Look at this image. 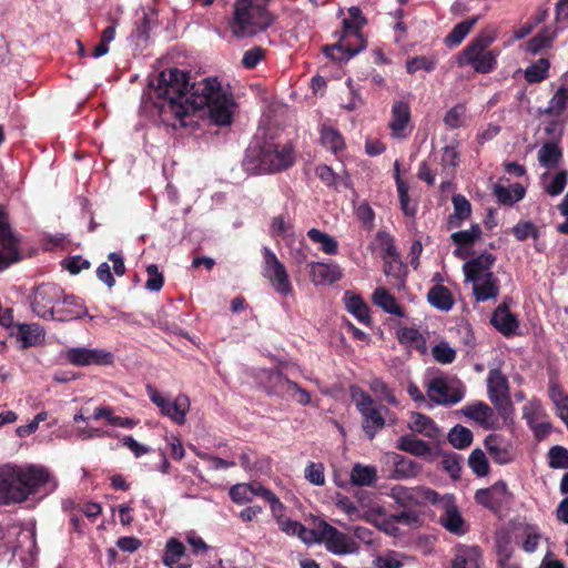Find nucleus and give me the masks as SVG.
<instances>
[{"label": "nucleus", "instance_id": "obj_1", "mask_svg": "<svg viewBox=\"0 0 568 568\" xmlns=\"http://www.w3.org/2000/svg\"><path fill=\"white\" fill-rule=\"evenodd\" d=\"M155 90L164 100L160 105L161 112L179 120L180 126L191 125L193 114L202 110L215 125L232 122L233 99L222 91L216 79L205 78L190 85L189 73L172 68L159 74Z\"/></svg>", "mask_w": 568, "mask_h": 568}, {"label": "nucleus", "instance_id": "obj_2", "mask_svg": "<svg viewBox=\"0 0 568 568\" xmlns=\"http://www.w3.org/2000/svg\"><path fill=\"white\" fill-rule=\"evenodd\" d=\"M50 481V474L43 467L28 468L4 466L0 469V504L20 503Z\"/></svg>", "mask_w": 568, "mask_h": 568}, {"label": "nucleus", "instance_id": "obj_3", "mask_svg": "<svg viewBox=\"0 0 568 568\" xmlns=\"http://www.w3.org/2000/svg\"><path fill=\"white\" fill-rule=\"evenodd\" d=\"M274 17L264 8L261 0H236L231 31L236 38H247L265 31Z\"/></svg>", "mask_w": 568, "mask_h": 568}, {"label": "nucleus", "instance_id": "obj_4", "mask_svg": "<svg viewBox=\"0 0 568 568\" xmlns=\"http://www.w3.org/2000/svg\"><path fill=\"white\" fill-rule=\"evenodd\" d=\"M348 13L352 21L343 20V38L338 42L323 48L327 58L339 62L349 60L366 47V41L361 34V29L367 22L366 19L358 7H351Z\"/></svg>", "mask_w": 568, "mask_h": 568}, {"label": "nucleus", "instance_id": "obj_5", "mask_svg": "<svg viewBox=\"0 0 568 568\" xmlns=\"http://www.w3.org/2000/svg\"><path fill=\"white\" fill-rule=\"evenodd\" d=\"M495 37L491 33H480L462 51L457 63L459 67L470 65L476 72L489 73L496 65V55L487 50Z\"/></svg>", "mask_w": 568, "mask_h": 568}, {"label": "nucleus", "instance_id": "obj_6", "mask_svg": "<svg viewBox=\"0 0 568 568\" xmlns=\"http://www.w3.org/2000/svg\"><path fill=\"white\" fill-rule=\"evenodd\" d=\"M465 392V385L455 378L437 376L427 383V396L438 405H455L464 398Z\"/></svg>", "mask_w": 568, "mask_h": 568}, {"label": "nucleus", "instance_id": "obj_7", "mask_svg": "<svg viewBox=\"0 0 568 568\" xmlns=\"http://www.w3.org/2000/svg\"><path fill=\"white\" fill-rule=\"evenodd\" d=\"M261 169L265 172L285 170L294 163V152L290 145L264 141L257 153Z\"/></svg>", "mask_w": 568, "mask_h": 568}, {"label": "nucleus", "instance_id": "obj_8", "mask_svg": "<svg viewBox=\"0 0 568 568\" xmlns=\"http://www.w3.org/2000/svg\"><path fill=\"white\" fill-rule=\"evenodd\" d=\"M20 237L11 229L6 211L0 207V272L21 260Z\"/></svg>", "mask_w": 568, "mask_h": 568}, {"label": "nucleus", "instance_id": "obj_9", "mask_svg": "<svg viewBox=\"0 0 568 568\" xmlns=\"http://www.w3.org/2000/svg\"><path fill=\"white\" fill-rule=\"evenodd\" d=\"M389 497L404 509H414L416 506H423L427 503L436 504L438 494L426 487L415 486L406 487L402 485L394 486L389 491Z\"/></svg>", "mask_w": 568, "mask_h": 568}, {"label": "nucleus", "instance_id": "obj_10", "mask_svg": "<svg viewBox=\"0 0 568 568\" xmlns=\"http://www.w3.org/2000/svg\"><path fill=\"white\" fill-rule=\"evenodd\" d=\"M146 393L151 402L159 407L162 415L168 416L179 425L185 423L186 412L190 408L189 397L184 394H180L174 400L163 396L160 392L151 384L146 385Z\"/></svg>", "mask_w": 568, "mask_h": 568}, {"label": "nucleus", "instance_id": "obj_11", "mask_svg": "<svg viewBox=\"0 0 568 568\" xmlns=\"http://www.w3.org/2000/svg\"><path fill=\"white\" fill-rule=\"evenodd\" d=\"M263 276L268 280L272 287L281 295L287 296L293 292L288 274L283 263L268 248H263Z\"/></svg>", "mask_w": 568, "mask_h": 568}, {"label": "nucleus", "instance_id": "obj_12", "mask_svg": "<svg viewBox=\"0 0 568 568\" xmlns=\"http://www.w3.org/2000/svg\"><path fill=\"white\" fill-rule=\"evenodd\" d=\"M312 544L325 542L327 550L336 555L349 554L354 550L353 542L344 534L326 521H318L314 527Z\"/></svg>", "mask_w": 568, "mask_h": 568}, {"label": "nucleus", "instance_id": "obj_13", "mask_svg": "<svg viewBox=\"0 0 568 568\" xmlns=\"http://www.w3.org/2000/svg\"><path fill=\"white\" fill-rule=\"evenodd\" d=\"M62 296V291L53 284L40 285L33 296L32 311L42 318H57V303Z\"/></svg>", "mask_w": 568, "mask_h": 568}, {"label": "nucleus", "instance_id": "obj_14", "mask_svg": "<svg viewBox=\"0 0 568 568\" xmlns=\"http://www.w3.org/2000/svg\"><path fill=\"white\" fill-rule=\"evenodd\" d=\"M65 361L73 366L112 365L114 355L102 348L71 347L63 354Z\"/></svg>", "mask_w": 568, "mask_h": 568}, {"label": "nucleus", "instance_id": "obj_15", "mask_svg": "<svg viewBox=\"0 0 568 568\" xmlns=\"http://www.w3.org/2000/svg\"><path fill=\"white\" fill-rule=\"evenodd\" d=\"M436 504H440L443 513L439 517V523L449 531L455 535H464L465 521L460 515L458 507L455 504V499L452 495H446L443 497L438 496V501Z\"/></svg>", "mask_w": 568, "mask_h": 568}, {"label": "nucleus", "instance_id": "obj_16", "mask_svg": "<svg viewBox=\"0 0 568 568\" xmlns=\"http://www.w3.org/2000/svg\"><path fill=\"white\" fill-rule=\"evenodd\" d=\"M488 397L493 405L503 409L505 405H510L508 396V381L499 369H491L487 378Z\"/></svg>", "mask_w": 568, "mask_h": 568}, {"label": "nucleus", "instance_id": "obj_17", "mask_svg": "<svg viewBox=\"0 0 568 568\" xmlns=\"http://www.w3.org/2000/svg\"><path fill=\"white\" fill-rule=\"evenodd\" d=\"M410 106L407 101L395 100L392 105L390 120L388 128L394 138H406L408 135V124L410 122Z\"/></svg>", "mask_w": 568, "mask_h": 568}, {"label": "nucleus", "instance_id": "obj_18", "mask_svg": "<svg viewBox=\"0 0 568 568\" xmlns=\"http://www.w3.org/2000/svg\"><path fill=\"white\" fill-rule=\"evenodd\" d=\"M495 256L490 253L481 254L464 264L466 281L480 282L483 278H495L490 268L495 263Z\"/></svg>", "mask_w": 568, "mask_h": 568}, {"label": "nucleus", "instance_id": "obj_19", "mask_svg": "<svg viewBox=\"0 0 568 568\" xmlns=\"http://www.w3.org/2000/svg\"><path fill=\"white\" fill-rule=\"evenodd\" d=\"M509 497L510 493L504 480H498L489 488L479 489L475 494L476 501L489 509H497L509 499Z\"/></svg>", "mask_w": 568, "mask_h": 568}, {"label": "nucleus", "instance_id": "obj_20", "mask_svg": "<svg viewBox=\"0 0 568 568\" xmlns=\"http://www.w3.org/2000/svg\"><path fill=\"white\" fill-rule=\"evenodd\" d=\"M407 427L413 433L420 434L436 443H440L444 438V434L436 423L429 416L418 412L410 413Z\"/></svg>", "mask_w": 568, "mask_h": 568}, {"label": "nucleus", "instance_id": "obj_21", "mask_svg": "<svg viewBox=\"0 0 568 568\" xmlns=\"http://www.w3.org/2000/svg\"><path fill=\"white\" fill-rule=\"evenodd\" d=\"M393 464V470L389 478L395 480H406L416 478L422 471V465L397 453L387 454Z\"/></svg>", "mask_w": 568, "mask_h": 568}, {"label": "nucleus", "instance_id": "obj_22", "mask_svg": "<svg viewBox=\"0 0 568 568\" xmlns=\"http://www.w3.org/2000/svg\"><path fill=\"white\" fill-rule=\"evenodd\" d=\"M462 413L469 419L475 420L485 429L497 427L498 418L494 409L483 402L469 404L462 408Z\"/></svg>", "mask_w": 568, "mask_h": 568}, {"label": "nucleus", "instance_id": "obj_23", "mask_svg": "<svg viewBox=\"0 0 568 568\" xmlns=\"http://www.w3.org/2000/svg\"><path fill=\"white\" fill-rule=\"evenodd\" d=\"M396 448L419 458L427 459L434 456L432 446L427 442L417 438L414 434L400 436L396 442Z\"/></svg>", "mask_w": 568, "mask_h": 568}, {"label": "nucleus", "instance_id": "obj_24", "mask_svg": "<svg viewBox=\"0 0 568 568\" xmlns=\"http://www.w3.org/2000/svg\"><path fill=\"white\" fill-rule=\"evenodd\" d=\"M310 277L315 285L332 284L342 277V272L336 264L312 262L310 264Z\"/></svg>", "mask_w": 568, "mask_h": 568}, {"label": "nucleus", "instance_id": "obj_25", "mask_svg": "<svg viewBox=\"0 0 568 568\" xmlns=\"http://www.w3.org/2000/svg\"><path fill=\"white\" fill-rule=\"evenodd\" d=\"M382 410L387 412L388 409L384 406H382L381 408H376L373 406L368 409L359 412L363 418V430L371 440L374 439L376 434L385 426V418L382 414Z\"/></svg>", "mask_w": 568, "mask_h": 568}, {"label": "nucleus", "instance_id": "obj_26", "mask_svg": "<svg viewBox=\"0 0 568 568\" xmlns=\"http://www.w3.org/2000/svg\"><path fill=\"white\" fill-rule=\"evenodd\" d=\"M490 322L505 336L513 335L518 327L515 315L509 312L505 304L499 305L494 311Z\"/></svg>", "mask_w": 568, "mask_h": 568}, {"label": "nucleus", "instance_id": "obj_27", "mask_svg": "<svg viewBox=\"0 0 568 568\" xmlns=\"http://www.w3.org/2000/svg\"><path fill=\"white\" fill-rule=\"evenodd\" d=\"M484 444L495 463L506 465L513 460L510 450L504 444L499 435H488L485 438Z\"/></svg>", "mask_w": 568, "mask_h": 568}, {"label": "nucleus", "instance_id": "obj_28", "mask_svg": "<svg viewBox=\"0 0 568 568\" xmlns=\"http://www.w3.org/2000/svg\"><path fill=\"white\" fill-rule=\"evenodd\" d=\"M185 547L175 538L168 540L163 556V562L170 568H191V564L182 562Z\"/></svg>", "mask_w": 568, "mask_h": 568}, {"label": "nucleus", "instance_id": "obj_29", "mask_svg": "<svg viewBox=\"0 0 568 568\" xmlns=\"http://www.w3.org/2000/svg\"><path fill=\"white\" fill-rule=\"evenodd\" d=\"M87 314V308L74 297H64L62 305L57 308V318L60 322H69L81 318Z\"/></svg>", "mask_w": 568, "mask_h": 568}, {"label": "nucleus", "instance_id": "obj_30", "mask_svg": "<svg viewBox=\"0 0 568 568\" xmlns=\"http://www.w3.org/2000/svg\"><path fill=\"white\" fill-rule=\"evenodd\" d=\"M493 194L496 196L499 204L513 205L525 196V189L519 183L511 185L510 189L496 183L493 186Z\"/></svg>", "mask_w": 568, "mask_h": 568}, {"label": "nucleus", "instance_id": "obj_31", "mask_svg": "<svg viewBox=\"0 0 568 568\" xmlns=\"http://www.w3.org/2000/svg\"><path fill=\"white\" fill-rule=\"evenodd\" d=\"M373 302L388 314L396 315L398 317H403L405 315L396 298L384 287H378L374 291Z\"/></svg>", "mask_w": 568, "mask_h": 568}, {"label": "nucleus", "instance_id": "obj_32", "mask_svg": "<svg viewBox=\"0 0 568 568\" xmlns=\"http://www.w3.org/2000/svg\"><path fill=\"white\" fill-rule=\"evenodd\" d=\"M44 338V331L38 324H20L18 327V339L21 348L36 346Z\"/></svg>", "mask_w": 568, "mask_h": 568}, {"label": "nucleus", "instance_id": "obj_33", "mask_svg": "<svg viewBox=\"0 0 568 568\" xmlns=\"http://www.w3.org/2000/svg\"><path fill=\"white\" fill-rule=\"evenodd\" d=\"M480 552L477 547H459L452 561V568H478Z\"/></svg>", "mask_w": 568, "mask_h": 568}, {"label": "nucleus", "instance_id": "obj_34", "mask_svg": "<svg viewBox=\"0 0 568 568\" xmlns=\"http://www.w3.org/2000/svg\"><path fill=\"white\" fill-rule=\"evenodd\" d=\"M473 293L477 302L496 298L499 294L498 280L487 277L480 282H473Z\"/></svg>", "mask_w": 568, "mask_h": 568}, {"label": "nucleus", "instance_id": "obj_35", "mask_svg": "<svg viewBox=\"0 0 568 568\" xmlns=\"http://www.w3.org/2000/svg\"><path fill=\"white\" fill-rule=\"evenodd\" d=\"M377 480L375 466L355 464L351 470V483L356 486H373Z\"/></svg>", "mask_w": 568, "mask_h": 568}, {"label": "nucleus", "instance_id": "obj_36", "mask_svg": "<svg viewBox=\"0 0 568 568\" xmlns=\"http://www.w3.org/2000/svg\"><path fill=\"white\" fill-rule=\"evenodd\" d=\"M397 338L400 344L408 348H415L422 353L426 352V341L418 329L414 327H402L397 331Z\"/></svg>", "mask_w": 568, "mask_h": 568}, {"label": "nucleus", "instance_id": "obj_37", "mask_svg": "<svg viewBox=\"0 0 568 568\" xmlns=\"http://www.w3.org/2000/svg\"><path fill=\"white\" fill-rule=\"evenodd\" d=\"M427 301L440 311H449L454 304L449 290L443 285L433 286L427 293Z\"/></svg>", "mask_w": 568, "mask_h": 568}, {"label": "nucleus", "instance_id": "obj_38", "mask_svg": "<svg viewBox=\"0 0 568 568\" xmlns=\"http://www.w3.org/2000/svg\"><path fill=\"white\" fill-rule=\"evenodd\" d=\"M345 306L349 313H352L363 324H369V310L364 301L351 292H346L344 296Z\"/></svg>", "mask_w": 568, "mask_h": 568}, {"label": "nucleus", "instance_id": "obj_39", "mask_svg": "<svg viewBox=\"0 0 568 568\" xmlns=\"http://www.w3.org/2000/svg\"><path fill=\"white\" fill-rule=\"evenodd\" d=\"M280 528L290 536H297L305 544H312V540H316L313 536L314 528H306L301 523L292 519H281L278 521Z\"/></svg>", "mask_w": 568, "mask_h": 568}, {"label": "nucleus", "instance_id": "obj_40", "mask_svg": "<svg viewBox=\"0 0 568 568\" xmlns=\"http://www.w3.org/2000/svg\"><path fill=\"white\" fill-rule=\"evenodd\" d=\"M454 213L448 217L450 227H458L460 222L468 219L471 212L470 202L462 194L453 196Z\"/></svg>", "mask_w": 568, "mask_h": 568}, {"label": "nucleus", "instance_id": "obj_41", "mask_svg": "<svg viewBox=\"0 0 568 568\" xmlns=\"http://www.w3.org/2000/svg\"><path fill=\"white\" fill-rule=\"evenodd\" d=\"M478 17H471L465 21L457 23L453 30L446 36L445 43L449 47H457L470 32L473 27L477 23Z\"/></svg>", "mask_w": 568, "mask_h": 568}, {"label": "nucleus", "instance_id": "obj_42", "mask_svg": "<svg viewBox=\"0 0 568 568\" xmlns=\"http://www.w3.org/2000/svg\"><path fill=\"white\" fill-rule=\"evenodd\" d=\"M478 17H471L465 21L457 23L453 30L446 36L445 43L449 47H457L470 32L473 27L477 23Z\"/></svg>", "mask_w": 568, "mask_h": 568}, {"label": "nucleus", "instance_id": "obj_43", "mask_svg": "<svg viewBox=\"0 0 568 568\" xmlns=\"http://www.w3.org/2000/svg\"><path fill=\"white\" fill-rule=\"evenodd\" d=\"M478 17H471L465 21L457 23L453 30L446 36L445 43L449 47H457L470 32L473 27L477 23Z\"/></svg>", "mask_w": 568, "mask_h": 568}, {"label": "nucleus", "instance_id": "obj_44", "mask_svg": "<svg viewBox=\"0 0 568 568\" xmlns=\"http://www.w3.org/2000/svg\"><path fill=\"white\" fill-rule=\"evenodd\" d=\"M447 440L456 449H465L473 443V433L463 425H455L447 434Z\"/></svg>", "mask_w": 568, "mask_h": 568}, {"label": "nucleus", "instance_id": "obj_45", "mask_svg": "<svg viewBox=\"0 0 568 568\" xmlns=\"http://www.w3.org/2000/svg\"><path fill=\"white\" fill-rule=\"evenodd\" d=\"M562 156L561 149L557 143H545L538 151V161L540 165L547 169L555 168Z\"/></svg>", "mask_w": 568, "mask_h": 568}, {"label": "nucleus", "instance_id": "obj_46", "mask_svg": "<svg viewBox=\"0 0 568 568\" xmlns=\"http://www.w3.org/2000/svg\"><path fill=\"white\" fill-rule=\"evenodd\" d=\"M395 179L399 195L400 209L405 215L414 216L416 209L409 205L408 187L399 176V163L397 161L395 162Z\"/></svg>", "mask_w": 568, "mask_h": 568}, {"label": "nucleus", "instance_id": "obj_47", "mask_svg": "<svg viewBox=\"0 0 568 568\" xmlns=\"http://www.w3.org/2000/svg\"><path fill=\"white\" fill-rule=\"evenodd\" d=\"M468 466L473 473L478 477H484L489 474V463L485 453L480 448H476L468 457Z\"/></svg>", "mask_w": 568, "mask_h": 568}, {"label": "nucleus", "instance_id": "obj_48", "mask_svg": "<svg viewBox=\"0 0 568 568\" xmlns=\"http://www.w3.org/2000/svg\"><path fill=\"white\" fill-rule=\"evenodd\" d=\"M321 141L322 144L333 153H336L344 148V141L342 135L339 134L338 131H336L333 128L322 129Z\"/></svg>", "mask_w": 568, "mask_h": 568}, {"label": "nucleus", "instance_id": "obj_49", "mask_svg": "<svg viewBox=\"0 0 568 568\" xmlns=\"http://www.w3.org/2000/svg\"><path fill=\"white\" fill-rule=\"evenodd\" d=\"M549 62L547 59H539L536 63L525 70V79L529 83L542 81L548 75Z\"/></svg>", "mask_w": 568, "mask_h": 568}, {"label": "nucleus", "instance_id": "obj_50", "mask_svg": "<svg viewBox=\"0 0 568 568\" xmlns=\"http://www.w3.org/2000/svg\"><path fill=\"white\" fill-rule=\"evenodd\" d=\"M253 496H261L267 500L271 506V510L274 514H277L283 509V504L275 496V494L258 483H252L251 499Z\"/></svg>", "mask_w": 568, "mask_h": 568}, {"label": "nucleus", "instance_id": "obj_51", "mask_svg": "<svg viewBox=\"0 0 568 568\" xmlns=\"http://www.w3.org/2000/svg\"><path fill=\"white\" fill-rule=\"evenodd\" d=\"M568 104V87H560L551 100L549 101V104L547 109L545 110L548 114L558 115L562 112V110Z\"/></svg>", "mask_w": 568, "mask_h": 568}, {"label": "nucleus", "instance_id": "obj_52", "mask_svg": "<svg viewBox=\"0 0 568 568\" xmlns=\"http://www.w3.org/2000/svg\"><path fill=\"white\" fill-rule=\"evenodd\" d=\"M481 235V230L478 224L471 225L469 230L458 231L450 235L452 241L459 245H470Z\"/></svg>", "mask_w": 568, "mask_h": 568}, {"label": "nucleus", "instance_id": "obj_53", "mask_svg": "<svg viewBox=\"0 0 568 568\" xmlns=\"http://www.w3.org/2000/svg\"><path fill=\"white\" fill-rule=\"evenodd\" d=\"M368 385L371 390L374 394L378 395L382 399L386 400L387 403L394 406L398 404L393 390L383 379L377 377L372 378Z\"/></svg>", "mask_w": 568, "mask_h": 568}, {"label": "nucleus", "instance_id": "obj_54", "mask_svg": "<svg viewBox=\"0 0 568 568\" xmlns=\"http://www.w3.org/2000/svg\"><path fill=\"white\" fill-rule=\"evenodd\" d=\"M349 395L358 412H363L374 406V399L372 396L358 386H351Z\"/></svg>", "mask_w": 568, "mask_h": 568}, {"label": "nucleus", "instance_id": "obj_55", "mask_svg": "<svg viewBox=\"0 0 568 568\" xmlns=\"http://www.w3.org/2000/svg\"><path fill=\"white\" fill-rule=\"evenodd\" d=\"M435 61L428 59L425 55L414 57L406 61V70L408 73L413 74L419 70H425L430 72L435 69Z\"/></svg>", "mask_w": 568, "mask_h": 568}, {"label": "nucleus", "instance_id": "obj_56", "mask_svg": "<svg viewBox=\"0 0 568 568\" xmlns=\"http://www.w3.org/2000/svg\"><path fill=\"white\" fill-rule=\"evenodd\" d=\"M549 466L551 468H568V450L562 446H554L549 449Z\"/></svg>", "mask_w": 568, "mask_h": 568}, {"label": "nucleus", "instance_id": "obj_57", "mask_svg": "<svg viewBox=\"0 0 568 568\" xmlns=\"http://www.w3.org/2000/svg\"><path fill=\"white\" fill-rule=\"evenodd\" d=\"M389 521L404 524L407 526L417 525L419 523V515L414 509H404L396 514H392L386 520L385 524H389Z\"/></svg>", "mask_w": 568, "mask_h": 568}, {"label": "nucleus", "instance_id": "obj_58", "mask_svg": "<svg viewBox=\"0 0 568 568\" xmlns=\"http://www.w3.org/2000/svg\"><path fill=\"white\" fill-rule=\"evenodd\" d=\"M148 280L145 282V288L151 292H159L164 283L163 274L159 271L155 264H151L146 267Z\"/></svg>", "mask_w": 568, "mask_h": 568}, {"label": "nucleus", "instance_id": "obj_59", "mask_svg": "<svg viewBox=\"0 0 568 568\" xmlns=\"http://www.w3.org/2000/svg\"><path fill=\"white\" fill-rule=\"evenodd\" d=\"M304 475L313 485L323 486L325 484L324 466L321 463H310Z\"/></svg>", "mask_w": 568, "mask_h": 568}, {"label": "nucleus", "instance_id": "obj_60", "mask_svg": "<svg viewBox=\"0 0 568 568\" xmlns=\"http://www.w3.org/2000/svg\"><path fill=\"white\" fill-rule=\"evenodd\" d=\"M251 484H236L230 488V497L236 504H244L251 501Z\"/></svg>", "mask_w": 568, "mask_h": 568}, {"label": "nucleus", "instance_id": "obj_61", "mask_svg": "<svg viewBox=\"0 0 568 568\" xmlns=\"http://www.w3.org/2000/svg\"><path fill=\"white\" fill-rule=\"evenodd\" d=\"M465 106L463 104H457L447 111L444 122L450 129H458L463 124V118L465 114Z\"/></svg>", "mask_w": 568, "mask_h": 568}, {"label": "nucleus", "instance_id": "obj_62", "mask_svg": "<svg viewBox=\"0 0 568 568\" xmlns=\"http://www.w3.org/2000/svg\"><path fill=\"white\" fill-rule=\"evenodd\" d=\"M443 469L449 474L453 479L459 478L460 463L456 454H444L442 459Z\"/></svg>", "mask_w": 568, "mask_h": 568}, {"label": "nucleus", "instance_id": "obj_63", "mask_svg": "<svg viewBox=\"0 0 568 568\" xmlns=\"http://www.w3.org/2000/svg\"><path fill=\"white\" fill-rule=\"evenodd\" d=\"M434 358L442 364H449L456 357V352L447 343H440L433 348Z\"/></svg>", "mask_w": 568, "mask_h": 568}, {"label": "nucleus", "instance_id": "obj_64", "mask_svg": "<svg viewBox=\"0 0 568 568\" xmlns=\"http://www.w3.org/2000/svg\"><path fill=\"white\" fill-rule=\"evenodd\" d=\"M513 234L518 241H525L529 236L537 239L538 230L531 222H520L513 227Z\"/></svg>", "mask_w": 568, "mask_h": 568}]
</instances>
